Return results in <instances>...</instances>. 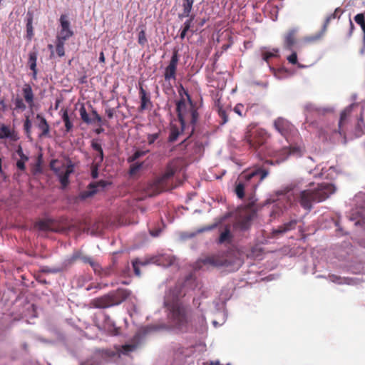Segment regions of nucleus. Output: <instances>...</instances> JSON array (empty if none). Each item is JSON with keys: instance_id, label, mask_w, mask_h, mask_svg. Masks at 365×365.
Returning a JSON list of instances; mask_svg holds the SVG:
<instances>
[{"instance_id": "1", "label": "nucleus", "mask_w": 365, "mask_h": 365, "mask_svg": "<svg viewBox=\"0 0 365 365\" xmlns=\"http://www.w3.org/2000/svg\"><path fill=\"white\" fill-rule=\"evenodd\" d=\"M267 175L268 171L262 168L243 171L235 182V193L239 199H243L246 193L252 195Z\"/></svg>"}, {"instance_id": "2", "label": "nucleus", "mask_w": 365, "mask_h": 365, "mask_svg": "<svg viewBox=\"0 0 365 365\" xmlns=\"http://www.w3.org/2000/svg\"><path fill=\"white\" fill-rule=\"evenodd\" d=\"M167 307L168 319L170 329L180 332L187 333L191 327V310L180 302L172 303L165 302Z\"/></svg>"}, {"instance_id": "3", "label": "nucleus", "mask_w": 365, "mask_h": 365, "mask_svg": "<svg viewBox=\"0 0 365 365\" xmlns=\"http://www.w3.org/2000/svg\"><path fill=\"white\" fill-rule=\"evenodd\" d=\"M334 192L335 187L332 184L322 183L314 190H304L294 193V199L303 209L309 212L313 203L325 200Z\"/></svg>"}, {"instance_id": "4", "label": "nucleus", "mask_w": 365, "mask_h": 365, "mask_svg": "<svg viewBox=\"0 0 365 365\" xmlns=\"http://www.w3.org/2000/svg\"><path fill=\"white\" fill-rule=\"evenodd\" d=\"M186 95L189 100V104L185 103L184 98H181L176 103V112L178 120L182 125V132H185L191 127L189 135L191 136L194 133L199 114L195 106L190 100V96L187 93Z\"/></svg>"}, {"instance_id": "5", "label": "nucleus", "mask_w": 365, "mask_h": 365, "mask_svg": "<svg viewBox=\"0 0 365 365\" xmlns=\"http://www.w3.org/2000/svg\"><path fill=\"white\" fill-rule=\"evenodd\" d=\"M175 172L176 168L171 164H169L167 166L165 173L160 177L143 185L142 189L146 197H152L163 191L171 189V182Z\"/></svg>"}, {"instance_id": "6", "label": "nucleus", "mask_w": 365, "mask_h": 365, "mask_svg": "<svg viewBox=\"0 0 365 365\" xmlns=\"http://www.w3.org/2000/svg\"><path fill=\"white\" fill-rule=\"evenodd\" d=\"M130 292L125 289H118L107 294L92 299L91 307L98 309H106L118 305L124 302L130 295Z\"/></svg>"}, {"instance_id": "7", "label": "nucleus", "mask_w": 365, "mask_h": 365, "mask_svg": "<svg viewBox=\"0 0 365 365\" xmlns=\"http://www.w3.org/2000/svg\"><path fill=\"white\" fill-rule=\"evenodd\" d=\"M270 137L266 130L259 128L255 123H250L246 128L244 140L249 146L257 150L263 145Z\"/></svg>"}, {"instance_id": "8", "label": "nucleus", "mask_w": 365, "mask_h": 365, "mask_svg": "<svg viewBox=\"0 0 365 365\" xmlns=\"http://www.w3.org/2000/svg\"><path fill=\"white\" fill-rule=\"evenodd\" d=\"M288 143H289V146H284L282 149L274 151L272 155L274 159L267 160V163H269L271 165H274V163L279 164L287 160L290 155L296 157H300L302 155L304 152V147L302 142Z\"/></svg>"}, {"instance_id": "9", "label": "nucleus", "mask_w": 365, "mask_h": 365, "mask_svg": "<svg viewBox=\"0 0 365 365\" xmlns=\"http://www.w3.org/2000/svg\"><path fill=\"white\" fill-rule=\"evenodd\" d=\"M273 126L287 142H302L298 130L286 118L278 117L274 120Z\"/></svg>"}, {"instance_id": "10", "label": "nucleus", "mask_w": 365, "mask_h": 365, "mask_svg": "<svg viewBox=\"0 0 365 365\" xmlns=\"http://www.w3.org/2000/svg\"><path fill=\"white\" fill-rule=\"evenodd\" d=\"M256 214L255 204L254 202H249L243 209L239 212L238 217L233 225L235 229L245 231L247 230Z\"/></svg>"}, {"instance_id": "11", "label": "nucleus", "mask_w": 365, "mask_h": 365, "mask_svg": "<svg viewBox=\"0 0 365 365\" xmlns=\"http://www.w3.org/2000/svg\"><path fill=\"white\" fill-rule=\"evenodd\" d=\"M179 61L178 50L174 49L168 65L165 68L164 78L166 81L176 79L177 67Z\"/></svg>"}, {"instance_id": "12", "label": "nucleus", "mask_w": 365, "mask_h": 365, "mask_svg": "<svg viewBox=\"0 0 365 365\" xmlns=\"http://www.w3.org/2000/svg\"><path fill=\"white\" fill-rule=\"evenodd\" d=\"M175 258L170 255H160L146 258L145 262H142V266L149 264H156L163 267H169L174 264Z\"/></svg>"}, {"instance_id": "13", "label": "nucleus", "mask_w": 365, "mask_h": 365, "mask_svg": "<svg viewBox=\"0 0 365 365\" xmlns=\"http://www.w3.org/2000/svg\"><path fill=\"white\" fill-rule=\"evenodd\" d=\"M80 259L83 263L89 264L95 272H98L101 269L100 264L93 258L83 255L80 251H75L71 257L68 259L69 263H73Z\"/></svg>"}, {"instance_id": "14", "label": "nucleus", "mask_w": 365, "mask_h": 365, "mask_svg": "<svg viewBox=\"0 0 365 365\" xmlns=\"http://www.w3.org/2000/svg\"><path fill=\"white\" fill-rule=\"evenodd\" d=\"M59 21L61 24V30L56 38L66 41L73 35V31L70 28V22L68 20L66 15H61Z\"/></svg>"}, {"instance_id": "15", "label": "nucleus", "mask_w": 365, "mask_h": 365, "mask_svg": "<svg viewBox=\"0 0 365 365\" xmlns=\"http://www.w3.org/2000/svg\"><path fill=\"white\" fill-rule=\"evenodd\" d=\"M297 30L291 29L284 36V48L289 51H293L297 48Z\"/></svg>"}, {"instance_id": "16", "label": "nucleus", "mask_w": 365, "mask_h": 365, "mask_svg": "<svg viewBox=\"0 0 365 365\" xmlns=\"http://www.w3.org/2000/svg\"><path fill=\"white\" fill-rule=\"evenodd\" d=\"M36 125L41 130L38 135L40 138L44 137H48L50 133V126L46 119L43 116L42 114L38 113L36 116Z\"/></svg>"}, {"instance_id": "17", "label": "nucleus", "mask_w": 365, "mask_h": 365, "mask_svg": "<svg viewBox=\"0 0 365 365\" xmlns=\"http://www.w3.org/2000/svg\"><path fill=\"white\" fill-rule=\"evenodd\" d=\"M195 2V0H182V12L178 15L180 19H190L192 16H193V20L195 19V16L192 14Z\"/></svg>"}, {"instance_id": "18", "label": "nucleus", "mask_w": 365, "mask_h": 365, "mask_svg": "<svg viewBox=\"0 0 365 365\" xmlns=\"http://www.w3.org/2000/svg\"><path fill=\"white\" fill-rule=\"evenodd\" d=\"M8 138L11 141H17L19 139L18 133L9 125L1 124L0 126V139Z\"/></svg>"}, {"instance_id": "19", "label": "nucleus", "mask_w": 365, "mask_h": 365, "mask_svg": "<svg viewBox=\"0 0 365 365\" xmlns=\"http://www.w3.org/2000/svg\"><path fill=\"white\" fill-rule=\"evenodd\" d=\"M139 95L140 98V106L139 107L140 111H143L146 109L151 108L153 106L150 101V94L143 88L141 85L139 86Z\"/></svg>"}, {"instance_id": "20", "label": "nucleus", "mask_w": 365, "mask_h": 365, "mask_svg": "<svg viewBox=\"0 0 365 365\" xmlns=\"http://www.w3.org/2000/svg\"><path fill=\"white\" fill-rule=\"evenodd\" d=\"M297 223H298L297 220L292 219V220H289V222H284V224L278 226L277 228L274 229L272 231V234L274 236H277L278 235H282L289 231L293 230L296 228Z\"/></svg>"}, {"instance_id": "21", "label": "nucleus", "mask_w": 365, "mask_h": 365, "mask_svg": "<svg viewBox=\"0 0 365 365\" xmlns=\"http://www.w3.org/2000/svg\"><path fill=\"white\" fill-rule=\"evenodd\" d=\"M73 172V164L68 160L66 170L63 173H58L59 181L63 188H65L69 184V176Z\"/></svg>"}, {"instance_id": "22", "label": "nucleus", "mask_w": 365, "mask_h": 365, "mask_svg": "<svg viewBox=\"0 0 365 365\" xmlns=\"http://www.w3.org/2000/svg\"><path fill=\"white\" fill-rule=\"evenodd\" d=\"M233 240V235L231 232V225H226L221 230L218 238L220 244H230Z\"/></svg>"}, {"instance_id": "23", "label": "nucleus", "mask_w": 365, "mask_h": 365, "mask_svg": "<svg viewBox=\"0 0 365 365\" xmlns=\"http://www.w3.org/2000/svg\"><path fill=\"white\" fill-rule=\"evenodd\" d=\"M22 94L25 101L29 108H33L34 105V94L30 84L25 83L22 88Z\"/></svg>"}, {"instance_id": "24", "label": "nucleus", "mask_w": 365, "mask_h": 365, "mask_svg": "<svg viewBox=\"0 0 365 365\" xmlns=\"http://www.w3.org/2000/svg\"><path fill=\"white\" fill-rule=\"evenodd\" d=\"M38 58V52L36 51H32L29 52L28 65L29 68L32 71V78L34 80L37 79V68L36 61Z\"/></svg>"}, {"instance_id": "25", "label": "nucleus", "mask_w": 365, "mask_h": 365, "mask_svg": "<svg viewBox=\"0 0 365 365\" xmlns=\"http://www.w3.org/2000/svg\"><path fill=\"white\" fill-rule=\"evenodd\" d=\"M98 185H101L103 187L105 186V182L101 180L97 183H91L87 190H84L80 193V197L83 200H85L89 197L93 196L97 192V187Z\"/></svg>"}, {"instance_id": "26", "label": "nucleus", "mask_w": 365, "mask_h": 365, "mask_svg": "<svg viewBox=\"0 0 365 365\" xmlns=\"http://www.w3.org/2000/svg\"><path fill=\"white\" fill-rule=\"evenodd\" d=\"M91 147L97 152V154L93 158V163H96L97 165H101L104 157L101 145L98 143L97 140H93L91 141Z\"/></svg>"}, {"instance_id": "27", "label": "nucleus", "mask_w": 365, "mask_h": 365, "mask_svg": "<svg viewBox=\"0 0 365 365\" xmlns=\"http://www.w3.org/2000/svg\"><path fill=\"white\" fill-rule=\"evenodd\" d=\"M193 22V16L190 19H187L183 24L182 28L180 30V38L181 40L184 39L187 35V31H190L192 34L195 31L191 30V27Z\"/></svg>"}, {"instance_id": "28", "label": "nucleus", "mask_w": 365, "mask_h": 365, "mask_svg": "<svg viewBox=\"0 0 365 365\" xmlns=\"http://www.w3.org/2000/svg\"><path fill=\"white\" fill-rule=\"evenodd\" d=\"M180 127H182V125H180ZM183 133L184 132H182V128L180 129L177 125H171L168 142L173 143L176 141L179 135Z\"/></svg>"}, {"instance_id": "29", "label": "nucleus", "mask_w": 365, "mask_h": 365, "mask_svg": "<svg viewBox=\"0 0 365 365\" xmlns=\"http://www.w3.org/2000/svg\"><path fill=\"white\" fill-rule=\"evenodd\" d=\"M162 133V130L160 128H157V130L153 133H148L147 135V141L149 145H153L155 142H157Z\"/></svg>"}, {"instance_id": "30", "label": "nucleus", "mask_w": 365, "mask_h": 365, "mask_svg": "<svg viewBox=\"0 0 365 365\" xmlns=\"http://www.w3.org/2000/svg\"><path fill=\"white\" fill-rule=\"evenodd\" d=\"M138 43L143 47L148 43L145 26H141V29L138 34Z\"/></svg>"}, {"instance_id": "31", "label": "nucleus", "mask_w": 365, "mask_h": 365, "mask_svg": "<svg viewBox=\"0 0 365 365\" xmlns=\"http://www.w3.org/2000/svg\"><path fill=\"white\" fill-rule=\"evenodd\" d=\"M79 113H80L81 120L84 123H86L87 124H91V123H93V120H92V118L89 117L84 105H82L81 106V108L79 109Z\"/></svg>"}, {"instance_id": "32", "label": "nucleus", "mask_w": 365, "mask_h": 365, "mask_svg": "<svg viewBox=\"0 0 365 365\" xmlns=\"http://www.w3.org/2000/svg\"><path fill=\"white\" fill-rule=\"evenodd\" d=\"M62 119L65 124L66 131L69 133L73 129V123L70 120L67 110H65L62 115Z\"/></svg>"}, {"instance_id": "33", "label": "nucleus", "mask_w": 365, "mask_h": 365, "mask_svg": "<svg viewBox=\"0 0 365 365\" xmlns=\"http://www.w3.org/2000/svg\"><path fill=\"white\" fill-rule=\"evenodd\" d=\"M217 107L218 115H219L220 118H221L220 124H222V125L225 124L229 120L228 115L227 114V111L222 108V106L220 105V103H218L217 104Z\"/></svg>"}, {"instance_id": "34", "label": "nucleus", "mask_w": 365, "mask_h": 365, "mask_svg": "<svg viewBox=\"0 0 365 365\" xmlns=\"http://www.w3.org/2000/svg\"><path fill=\"white\" fill-rule=\"evenodd\" d=\"M65 42H66V41H63V40L56 38V51L57 55L59 57H63L65 55V49H64Z\"/></svg>"}, {"instance_id": "35", "label": "nucleus", "mask_w": 365, "mask_h": 365, "mask_svg": "<svg viewBox=\"0 0 365 365\" xmlns=\"http://www.w3.org/2000/svg\"><path fill=\"white\" fill-rule=\"evenodd\" d=\"M354 21L356 24L360 25L363 33V41L365 42V20H364V15L363 14H358L354 16Z\"/></svg>"}, {"instance_id": "36", "label": "nucleus", "mask_w": 365, "mask_h": 365, "mask_svg": "<svg viewBox=\"0 0 365 365\" xmlns=\"http://www.w3.org/2000/svg\"><path fill=\"white\" fill-rule=\"evenodd\" d=\"M31 121L29 118V117H26V119L24 122V130L26 135V137L31 140Z\"/></svg>"}, {"instance_id": "37", "label": "nucleus", "mask_w": 365, "mask_h": 365, "mask_svg": "<svg viewBox=\"0 0 365 365\" xmlns=\"http://www.w3.org/2000/svg\"><path fill=\"white\" fill-rule=\"evenodd\" d=\"M203 263L205 264H210L215 267H218L222 264L220 260L215 257H207L203 259Z\"/></svg>"}, {"instance_id": "38", "label": "nucleus", "mask_w": 365, "mask_h": 365, "mask_svg": "<svg viewBox=\"0 0 365 365\" xmlns=\"http://www.w3.org/2000/svg\"><path fill=\"white\" fill-rule=\"evenodd\" d=\"M51 222L47 220H41L36 224V227L43 231L51 230Z\"/></svg>"}, {"instance_id": "39", "label": "nucleus", "mask_w": 365, "mask_h": 365, "mask_svg": "<svg viewBox=\"0 0 365 365\" xmlns=\"http://www.w3.org/2000/svg\"><path fill=\"white\" fill-rule=\"evenodd\" d=\"M148 152L149 150H137L131 156L128 157V162L133 163L138 160V158H140V157H143L145 155H146V153H148Z\"/></svg>"}, {"instance_id": "40", "label": "nucleus", "mask_w": 365, "mask_h": 365, "mask_svg": "<svg viewBox=\"0 0 365 365\" xmlns=\"http://www.w3.org/2000/svg\"><path fill=\"white\" fill-rule=\"evenodd\" d=\"M339 11V9H336L334 13L331 14L326 18L325 21L323 25V27H322L324 31H327V29L329 24H330V21L333 19H335L337 17V14H338Z\"/></svg>"}, {"instance_id": "41", "label": "nucleus", "mask_w": 365, "mask_h": 365, "mask_svg": "<svg viewBox=\"0 0 365 365\" xmlns=\"http://www.w3.org/2000/svg\"><path fill=\"white\" fill-rule=\"evenodd\" d=\"M350 112H351V109L350 108H346L341 113L340 120H339V133L341 135V127L343 125L344 122L346 120L347 116L350 114Z\"/></svg>"}, {"instance_id": "42", "label": "nucleus", "mask_w": 365, "mask_h": 365, "mask_svg": "<svg viewBox=\"0 0 365 365\" xmlns=\"http://www.w3.org/2000/svg\"><path fill=\"white\" fill-rule=\"evenodd\" d=\"M143 163H135L130 165L129 169V175L131 176L135 175L143 167Z\"/></svg>"}, {"instance_id": "43", "label": "nucleus", "mask_w": 365, "mask_h": 365, "mask_svg": "<svg viewBox=\"0 0 365 365\" xmlns=\"http://www.w3.org/2000/svg\"><path fill=\"white\" fill-rule=\"evenodd\" d=\"M137 348V344H124L121 346L120 351L123 354H128L130 352L135 351Z\"/></svg>"}, {"instance_id": "44", "label": "nucleus", "mask_w": 365, "mask_h": 365, "mask_svg": "<svg viewBox=\"0 0 365 365\" xmlns=\"http://www.w3.org/2000/svg\"><path fill=\"white\" fill-rule=\"evenodd\" d=\"M247 110L245 108V106L241 103L237 104L234 108L235 113L241 117L246 115Z\"/></svg>"}, {"instance_id": "45", "label": "nucleus", "mask_w": 365, "mask_h": 365, "mask_svg": "<svg viewBox=\"0 0 365 365\" xmlns=\"http://www.w3.org/2000/svg\"><path fill=\"white\" fill-rule=\"evenodd\" d=\"M324 32L325 31H324V30L322 29V31L318 33V34H314V35H312V36L306 37L305 40L307 42H315V41H319V40H320L322 38V37L324 35Z\"/></svg>"}, {"instance_id": "46", "label": "nucleus", "mask_w": 365, "mask_h": 365, "mask_svg": "<svg viewBox=\"0 0 365 365\" xmlns=\"http://www.w3.org/2000/svg\"><path fill=\"white\" fill-rule=\"evenodd\" d=\"M145 259H143V260H140V259H135L134 261H133V269H134V272L135 274V275L137 276H140V268H139V265H142L141 264V262H145Z\"/></svg>"}, {"instance_id": "47", "label": "nucleus", "mask_w": 365, "mask_h": 365, "mask_svg": "<svg viewBox=\"0 0 365 365\" xmlns=\"http://www.w3.org/2000/svg\"><path fill=\"white\" fill-rule=\"evenodd\" d=\"M15 109H19L21 110H24L26 108V106L24 103V101L21 98H16L14 101Z\"/></svg>"}, {"instance_id": "48", "label": "nucleus", "mask_w": 365, "mask_h": 365, "mask_svg": "<svg viewBox=\"0 0 365 365\" xmlns=\"http://www.w3.org/2000/svg\"><path fill=\"white\" fill-rule=\"evenodd\" d=\"M101 166V165H97L96 163H93L91 167V177L94 179L97 178L98 177V168Z\"/></svg>"}, {"instance_id": "49", "label": "nucleus", "mask_w": 365, "mask_h": 365, "mask_svg": "<svg viewBox=\"0 0 365 365\" xmlns=\"http://www.w3.org/2000/svg\"><path fill=\"white\" fill-rule=\"evenodd\" d=\"M292 51V54L287 57V61L291 64L295 65L297 63V53L294 51V50Z\"/></svg>"}, {"instance_id": "50", "label": "nucleus", "mask_w": 365, "mask_h": 365, "mask_svg": "<svg viewBox=\"0 0 365 365\" xmlns=\"http://www.w3.org/2000/svg\"><path fill=\"white\" fill-rule=\"evenodd\" d=\"M91 113L93 115L92 120H93V123L95 121H97L99 123H102V118L99 115V114L95 109H92Z\"/></svg>"}, {"instance_id": "51", "label": "nucleus", "mask_w": 365, "mask_h": 365, "mask_svg": "<svg viewBox=\"0 0 365 365\" xmlns=\"http://www.w3.org/2000/svg\"><path fill=\"white\" fill-rule=\"evenodd\" d=\"M354 29H355V26H354L352 21L351 19H349V30L346 35V38H349L352 36Z\"/></svg>"}, {"instance_id": "52", "label": "nucleus", "mask_w": 365, "mask_h": 365, "mask_svg": "<svg viewBox=\"0 0 365 365\" xmlns=\"http://www.w3.org/2000/svg\"><path fill=\"white\" fill-rule=\"evenodd\" d=\"M277 55L272 52H264L262 54V59L266 61V62H268L269 60L271 58H273L274 56H276Z\"/></svg>"}, {"instance_id": "53", "label": "nucleus", "mask_w": 365, "mask_h": 365, "mask_svg": "<svg viewBox=\"0 0 365 365\" xmlns=\"http://www.w3.org/2000/svg\"><path fill=\"white\" fill-rule=\"evenodd\" d=\"M26 29H27V36L29 38H31L34 35L33 33V27L31 26V19H29L27 24H26Z\"/></svg>"}, {"instance_id": "54", "label": "nucleus", "mask_w": 365, "mask_h": 365, "mask_svg": "<svg viewBox=\"0 0 365 365\" xmlns=\"http://www.w3.org/2000/svg\"><path fill=\"white\" fill-rule=\"evenodd\" d=\"M115 113V108H108L106 109V113L109 119H111L113 118Z\"/></svg>"}, {"instance_id": "55", "label": "nucleus", "mask_w": 365, "mask_h": 365, "mask_svg": "<svg viewBox=\"0 0 365 365\" xmlns=\"http://www.w3.org/2000/svg\"><path fill=\"white\" fill-rule=\"evenodd\" d=\"M101 354L103 356H106L107 357H112L115 356V352L113 351L109 350V349H103L101 351Z\"/></svg>"}, {"instance_id": "56", "label": "nucleus", "mask_w": 365, "mask_h": 365, "mask_svg": "<svg viewBox=\"0 0 365 365\" xmlns=\"http://www.w3.org/2000/svg\"><path fill=\"white\" fill-rule=\"evenodd\" d=\"M25 163L24 161L23 160H18L16 162V167L18 168V169L21 170H24L26 169V167H25Z\"/></svg>"}, {"instance_id": "57", "label": "nucleus", "mask_w": 365, "mask_h": 365, "mask_svg": "<svg viewBox=\"0 0 365 365\" xmlns=\"http://www.w3.org/2000/svg\"><path fill=\"white\" fill-rule=\"evenodd\" d=\"M329 279L333 282L341 283V282H339V280L341 279L340 277L334 274L330 275Z\"/></svg>"}, {"instance_id": "58", "label": "nucleus", "mask_w": 365, "mask_h": 365, "mask_svg": "<svg viewBox=\"0 0 365 365\" xmlns=\"http://www.w3.org/2000/svg\"><path fill=\"white\" fill-rule=\"evenodd\" d=\"M0 106H1L0 110L5 111L6 109V105L5 103L4 100H3V99L0 100Z\"/></svg>"}, {"instance_id": "59", "label": "nucleus", "mask_w": 365, "mask_h": 365, "mask_svg": "<svg viewBox=\"0 0 365 365\" xmlns=\"http://www.w3.org/2000/svg\"><path fill=\"white\" fill-rule=\"evenodd\" d=\"M105 60H106V59H105L104 53H103V52L102 51V52H101V53H100L99 61H100L101 63H105Z\"/></svg>"}, {"instance_id": "60", "label": "nucleus", "mask_w": 365, "mask_h": 365, "mask_svg": "<svg viewBox=\"0 0 365 365\" xmlns=\"http://www.w3.org/2000/svg\"><path fill=\"white\" fill-rule=\"evenodd\" d=\"M16 153L19 156L23 155L24 154L21 146H19L18 149L16 150Z\"/></svg>"}, {"instance_id": "61", "label": "nucleus", "mask_w": 365, "mask_h": 365, "mask_svg": "<svg viewBox=\"0 0 365 365\" xmlns=\"http://www.w3.org/2000/svg\"><path fill=\"white\" fill-rule=\"evenodd\" d=\"M19 157H20L19 160H23L24 162H26L29 160V158L25 154H24L23 155H21Z\"/></svg>"}, {"instance_id": "62", "label": "nucleus", "mask_w": 365, "mask_h": 365, "mask_svg": "<svg viewBox=\"0 0 365 365\" xmlns=\"http://www.w3.org/2000/svg\"><path fill=\"white\" fill-rule=\"evenodd\" d=\"M361 55H364L365 53V42L363 41V46L359 51Z\"/></svg>"}, {"instance_id": "63", "label": "nucleus", "mask_w": 365, "mask_h": 365, "mask_svg": "<svg viewBox=\"0 0 365 365\" xmlns=\"http://www.w3.org/2000/svg\"><path fill=\"white\" fill-rule=\"evenodd\" d=\"M81 365H99V364H95L93 362L86 361V362L82 363Z\"/></svg>"}, {"instance_id": "64", "label": "nucleus", "mask_w": 365, "mask_h": 365, "mask_svg": "<svg viewBox=\"0 0 365 365\" xmlns=\"http://www.w3.org/2000/svg\"><path fill=\"white\" fill-rule=\"evenodd\" d=\"M56 162V160H53V161L51 163V169H52L53 170H54V171H55V173H58L57 169H56V168H53V164H54Z\"/></svg>"}]
</instances>
